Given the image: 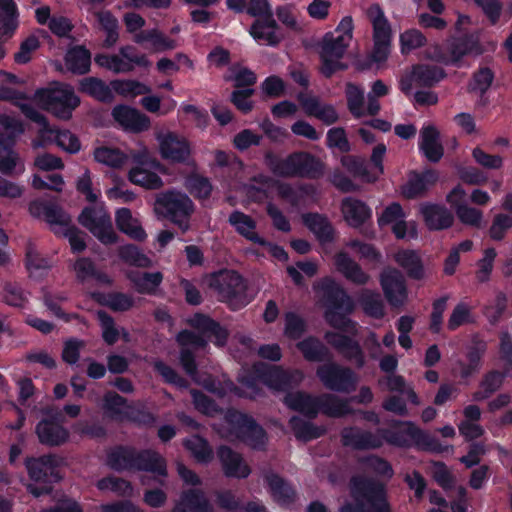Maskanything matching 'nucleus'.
Wrapping results in <instances>:
<instances>
[{
    "label": "nucleus",
    "mask_w": 512,
    "mask_h": 512,
    "mask_svg": "<svg viewBox=\"0 0 512 512\" xmlns=\"http://www.w3.org/2000/svg\"><path fill=\"white\" fill-rule=\"evenodd\" d=\"M350 493L354 503L346 502L339 512H392L385 487L380 482L354 476L350 480Z\"/></svg>",
    "instance_id": "nucleus-1"
},
{
    "label": "nucleus",
    "mask_w": 512,
    "mask_h": 512,
    "mask_svg": "<svg viewBox=\"0 0 512 512\" xmlns=\"http://www.w3.org/2000/svg\"><path fill=\"white\" fill-rule=\"evenodd\" d=\"M264 160L267 167L279 177L318 179L324 175V163L309 152H293L285 158L267 152Z\"/></svg>",
    "instance_id": "nucleus-2"
},
{
    "label": "nucleus",
    "mask_w": 512,
    "mask_h": 512,
    "mask_svg": "<svg viewBox=\"0 0 512 512\" xmlns=\"http://www.w3.org/2000/svg\"><path fill=\"white\" fill-rule=\"evenodd\" d=\"M107 465L116 471L137 470L167 476V466L164 458L151 450L138 451L133 447L119 446L107 455Z\"/></svg>",
    "instance_id": "nucleus-3"
},
{
    "label": "nucleus",
    "mask_w": 512,
    "mask_h": 512,
    "mask_svg": "<svg viewBox=\"0 0 512 512\" xmlns=\"http://www.w3.org/2000/svg\"><path fill=\"white\" fill-rule=\"evenodd\" d=\"M352 17H344L334 32L327 33L322 42L320 57L322 60L321 72L329 78L335 72L345 70L347 66L340 60L344 56L353 38Z\"/></svg>",
    "instance_id": "nucleus-4"
},
{
    "label": "nucleus",
    "mask_w": 512,
    "mask_h": 512,
    "mask_svg": "<svg viewBox=\"0 0 512 512\" xmlns=\"http://www.w3.org/2000/svg\"><path fill=\"white\" fill-rule=\"evenodd\" d=\"M33 100L40 108L62 120L70 119L72 111L80 104V99L75 94L73 87L58 82L36 90Z\"/></svg>",
    "instance_id": "nucleus-5"
},
{
    "label": "nucleus",
    "mask_w": 512,
    "mask_h": 512,
    "mask_svg": "<svg viewBox=\"0 0 512 512\" xmlns=\"http://www.w3.org/2000/svg\"><path fill=\"white\" fill-rule=\"evenodd\" d=\"M154 210L186 233L191 228L195 205L186 193L167 190L157 195Z\"/></svg>",
    "instance_id": "nucleus-6"
},
{
    "label": "nucleus",
    "mask_w": 512,
    "mask_h": 512,
    "mask_svg": "<svg viewBox=\"0 0 512 512\" xmlns=\"http://www.w3.org/2000/svg\"><path fill=\"white\" fill-rule=\"evenodd\" d=\"M18 106L28 119L40 125L38 139L32 142L34 148L44 147L49 143L55 142L58 147L70 154H75L80 151V140L71 131L52 128L47 118L31 104H18Z\"/></svg>",
    "instance_id": "nucleus-7"
},
{
    "label": "nucleus",
    "mask_w": 512,
    "mask_h": 512,
    "mask_svg": "<svg viewBox=\"0 0 512 512\" xmlns=\"http://www.w3.org/2000/svg\"><path fill=\"white\" fill-rule=\"evenodd\" d=\"M382 444L387 442L398 447H410L413 444L432 452H442L440 442L431 434L419 429L411 422L404 423L397 430L380 429Z\"/></svg>",
    "instance_id": "nucleus-8"
},
{
    "label": "nucleus",
    "mask_w": 512,
    "mask_h": 512,
    "mask_svg": "<svg viewBox=\"0 0 512 512\" xmlns=\"http://www.w3.org/2000/svg\"><path fill=\"white\" fill-rule=\"evenodd\" d=\"M366 15L372 25L373 48L370 59L373 62L381 63L386 61L390 54L392 28L379 4L374 3L366 10Z\"/></svg>",
    "instance_id": "nucleus-9"
},
{
    "label": "nucleus",
    "mask_w": 512,
    "mask_h": 512,
    "mask_svg": "<svg viewBox=\"0 0 512 512\" xmlns=\"http://www.w3.org/2000/svg\"><path fill=\"white\" fill-rule=\"evenodd\" d=\"M208 287L213 290L219 300L230 304H245L244 298L247 288L243 277L234 270H220L207 278Z\"/></svg>",
    "instance_id": "nucleus-10"
},
{
    "label": "nucleus",
    "mask_w": 512,
    "mask_h": 512,
    "mask_svg": "<svg viewBox=\"0 0 512 512\" xmlns=\"http://www.w3.org/2000/svg\"><path fill=\"white\" fill-rule=\"evenodd\" d=\"M160 155L164 160L173 164H183L188 171L198 169L192 156L190 142L183 136L173 132L158 135Z\"/></svg>",
    "instance_id": "nucleus-11"
},
{
    "label": "nucleus",
    "mask_w": 512,
    "mask_h": 512,
    "mask_svg": "<svg viewBox=\"0 0 512 512\" xmlns=\"http://www.w3.org/2000/svg\"><path fill=\"white\" fill-rule=\"evenodd\" d=\"M316 376L326 389L338 393H350L356 389L358 383V377L350 367L335 362L320 365Z\"/></svg>",
    "instance_id": "nucleus-12"
},
{
    "label": "nucleus",
    "mask_w": 512,
    "mask_h": 512,
    "mask_svg": "<svg viewBox=\"0 0 512 512\" xmlns=\"http://www.w3.org/2000/svg\"><path fill=\"white\" fill-rule=\"evenodd\" d=\"M45 416L35 427V434L42 445L56 447L64 444L69 438V431L61 425L62 412L56 407H45L41 410Z\"/></svg>",
    "instance_id": "nucleus-13"
},
{
    "label": "nucleus",
    "mask_w": 512,
    "mask_h": 512,
    "mask_svg": "<svg viewBox=\"0 0 512 512\" xmlns=\"http://www.w3.org/2000/svg\"><path fill=\"white\" fill-rule=\"evenodd\" d=\"M78 222L105 245L118 241L110 215L102 206L85 207L78 216Z\"/></svg>",
    "instance_id": "nucleus-14"
},
{
    "label": "nucleus",
    "mask_w": 512,
    "mask_h": 512,
    "mask_svg": "<svg viewBox=\"0 0 512 512\" xmlns=\"http://www.w3.org/2000/svg\"><path fill=\"white\" fill-rule=\"evenodd\" d=\"M225 420L241 441L253 449L264 448L267 440L266 433L251 417L236 410H228Z\"/></svg>",
    "instance_id": "nucleus-15"
},
{
    "label": "nucleus",
    "mask_w": 512,
    "mask_h": 512,
    "mask_svg": "<svg viewBox=\"0 0 512 512\" xmlns=\"http://www.w3.org/2000/svg\"><path fill=\"white\" fill-rule=\"evenodd\" d=\"M255 371L266 386L274 391H287L297 387L304 379L302 371L283 370L279 366L259 363L255 365Z\"/></svg>",
    "instance_id": "nucleus-16"
},
{
    "label": "nucleus",
    "mask_w": 512,
    "mask_h": 512,
    "mask_svg": "<svg viewBox=\"0 0 512 512\" xmlns=\"http://www.w3.org/2000/svg\"><path fill=\"white\" fill-rule=\"evenodd\" d=\"M63 462V458L60 456L48 454L38 458H29L25 464L32 480L51 484L61 479L59 468Z\"/></svg>",
    "instance_id": "nucleus-17"
},
{
    "label": "nucleus",
    "mask_w": 512,
    "mask_h": 512,
    "mask_svg": "<svg viewBox=\"0 0 512 512\" xmlns=\"http://www.w3.org/2000/svg\"><path fill=\"white\" fill-rule=\"evenodd\" d=\"M324 339L347 362L353 363L357 368L365 366V353L358 341L343 333L333 331H327Z\"/></svg>",
    "instance_id": "nucleus-18"
},
{
    "label": "nucleus",
    "mask_w": 512,
    "mask_h": 512,
    "mask_svg": "<svg viewBox=\"0 0 512 512\" xmlns=\"http://www.w3.org/2000/svg\"><path fill=\"white\" fill-rule=\"evenodd\" d=\"M380 284L391 306H402L407 299V289L403 274L396 268L387 267L380 274Z\"/></svg>",
    "instance_id": "nucleus-19"
},
{
    "label": "nucleus",
    "mask_w": 512,
    "mask_h": 512,
    "mask_svg": "<svg viewBox=\"0 0 512 512\" xmlns=\"http://www.w3.org/2000/svg\"><path fill=\"white\" fill-rule=\"evenodd\" d=\"M177 342L182 347L179 359L183 369L190 376L196 375L195 356L189 347L194 349L204 348L207 345V340L202 334L183 330L177 335Z\"/></svg>",
    "instance_id": "nucleus-20"
},
{
    "label": "nucleus",
    "mask_w": 512,
    "mask_h": 512,
    "mask_svg": "<svg viewBox=\"0 0 512 512\" xmlns=\"http://www.w3.org/2000/svg\"><path fill=\"white\" fill-rule=\"evenodd\" d=\"M341 442L355 450H373L382 446V437L380 429L371 432L358 427H345L341 431Z\"/></svg>",
    "instance_id": "nucleus-21"
},
{
    "label": "nucleus",
    "mask_w": 512,
    "mask_h": 512,
    "mask_svg": "<svg viewBox=\"0 0 512 512\" xmlns=\"http://www.w3.org/2000/svg\"><path fill=\"white\" fill-rule=\"evenodd\" d=\"M322 298L327 309H343L347 313L353 310L351 298L345 290L332 279L326 278L321 282Z\"/></svg>",
    "instance_id": "nucleus-22"
},
{
    "label": "nucleus",
    "mask_w": 512,
    "mask_h": 512,
    "mask_svg": "<svg viewBox=\"0 0 512 512\" xmlns=\"http://www.w3.org/2000/svg\"><path fill=\"white\" fill-rule=\"evenodd\" d=\"M114 119L126 130L142 132L150 128V119L137 109L119 105L112 111Z\"/></svg>",
    "instance_id": "nucleus-23"
},
{
    "label": "nucleus",
    "mask_w": 512,
    "mask_h": 512,
    "mask_svg": "<svg viewBox=\"0 0 512 512\" xmlns=\"http://www.w3.org/2000/svg\"><path fill=\"white\" fill-rule=\"evenodd\" d=\"M224 474L227 477L246 478L250 474V468L243 461L241 455L227 446H221L218 450Z\"/></svg>",
    "instance_id": "nucleus-24"
},
{
    "label": "nucleus",
    "mask_w": 512,
    "mask_h": 512,
    "mask_svg": "<svg viewBox=\"0 0 512 512\" xmlns=\"http://www.w3.org/2000/svg\"><path fill=\"white\" fill-rule=\"evenodd\" d=\"M419 148L430 162H439L443 157L444 148L440 142L439 131L435 126L428 125L421 129Z\"/></svg>",
    "instance_id": "nucleus-25"
},
{
    "label": "nucleus",
    "mask_w": 512,
    "mask_h": 512,
    "mask_svg": "<svg viewBox=\"0 0 512 512\" xmlns=\"http://www.w3.org/2000/svg\"><path fill=\"white\" fill-rule=\"evenodd\" d=\"M319 396L306 392L296 391L284 396V403L292 410L304 414L308 418H315L319 413Z\"/></svg>",
    "instance_id": "nucleus-26"
},
{
    "label": "nucleus",
    "mask_w": 512,
    "mask_h": 512,
    "mask_svg": "<svg viewBox=\"0 0 512 512\" xmlns=\"http://www.w3.org/2000/svg\"><path fill=\"white\" fill-rule=\"evenodd\" d=\"M420 212L430 230L446 229L454 222L453 214L444 206L426 203L420 206Z\"/></svg>",
    "instance_id": "nucleus-27"
},
{
    "label": "nucleus",
    "mask_w": 512,
    "mask_h": 512,
    "mask_svg": "<svg viewBox=\"0 0 512 512\" xmlns=\"http://www.w3.org/2000/svg\"><path fill=\"white\" fill-rule=\"evenodd\" d=\"M228 222L245 239L261 246L267 245L256 232V221L251 216L235 210L229 215Z\"/></svg>",
    "instance_id": "nucleus-28"
},
{
    "label": "nucleus",
    "mask_w": 512,
    "mask_h": 512,
    "mask_svg": "<svg viewBox=\"0 0 512 512\" xmlns=\"http://www.w3.org/2000/svg\"><path fill=\"white\" fill-rule=\"evenodd\" d=\"M439 175L435 170H426L423 173H411L407 184L403 187V194L407 198L422 196L438 181Z\"/></svg>",
    "instance_id": "nucleus-29"
},
{
    "label": "nucleus",
    "mask_w": 512,
    "mask_h": 512,
    "mask_svg": "<svg viewBox=\"0 0 512 512\" xmlns=\"http://www.w3.org/2000/svg\"><path fill=\"white\" fill-rule=\"evenodd\" d=\"M303 222L321 244L331 243L335 231L327 217L318 213L303 215Z\"/></svg>",
    "instance_id": "nucleus-30"
},
{
    "label": "nucleus",
    "mask_w": 512,
    "mask_h": 512,
    "mask_svg": "<svg viewBox=\"0 0 512 512\" xmlns=\"http://www.w3.org/2000/svg\"><path fill=\"white\" fill-rule=\"evenodd\" d=\"M18 16L14 0H0V41L13 37L18 27Z\"/></svg>",
    "instance_id": "nucleus-31"
},
{
    "label": "nucleus",
    "mask_w": 512,
    "mask_h": 512,
    "mask_svg": "<svg viewBox=\"0 0 512 512\" xmlns=\"http://www.w3.org/2000/svg\"><path fill=\"white\" fill-rule=\"evenodd\" d=\"M264 479L269 486L273 499L277 503L281 505H289L295 501V490L282 477L273 472H267L264 475Z\"/></svg>",
    "instance_id": "nucleus-32"
},
{
    "label": "nucleus",
    "mask_w": 512,
    "mask_h": 512,
    "mask_svg": "<svg viewBox=\"0 0 512 512\" xmlns=\"http://www.w3.org/2000/svg\"><path fill=\"white\" fill-rule=\"evenodd\" d=\"M189 323L191 326L201 331V333L208 338L214 336L215 343L218 346H223L226 344L228 338L227 330L211 318L203 314H195L189 320Z\"/></svg>",
    "instance_id": "nucleus-33"
},
{
    "label": "nucleus",
    "mask_w": 512,
    "mask_h": 512,
    "mask_svg": "<svg viewBox=\"0 0 512 512\" xmlns=\"http://www.w3.org/2000/svg\"><path fill=\"white\" fill-rule=\"evenodd\" d=\"M319 412L333 418H340L351 414L353 409L350 406V400L340 398L331 393L319 395Z\"/></svg>",
    "instance_id": "nucleus-34"
},
{
    "label": "nucleus",
    "mask_w": 512,
    "mask_h": 512,
    "mask_svg": "<svg viewBox=\"0 0 512 512\" xmlns=\"http://www.w3.org/2000/svg\"><path fill=\"white\" fill-rule=\"evenodd\" d=\"M115 222L117 228L136 241H144L147 237L138 219L134 218L128 208H121L116 211Z\"/></svg>",
    "instance_id": "nucleus-35"
},
{
    "label": "nucleus",
    "mask_w": 512,
    "mask_h": 512,
    "mask_svg": "<svg viewBox=\"0 0 512 512\" xmlns=\"http://www.w3.org/2000/svg\"><path fill=\"white\" fill-rule=\"evenodd\" d=\"M133 41L137 44L149 42L154 52L173 50L177 47L175 40L168 38L158 29L142 30L135 34Z\"/></svg>",
    "instance_id": "nucleus-36"
},
{
    "label": "nucleus",
    "mask_w": 512,
    "mask_h": 512,
    "mask_svg": "<svg viewBox=\"0 0 512 512\" xmlns=\"http://www.w3.org/2000/svg\"><path fill=\"white\" fill-rule=\"evenodd\" d=\"M175 507L183 512H211V505L200 489H188L182 492Z\"/></svg>",
    "instance_id": "nucleus-37"
},
{
    "label": "nucleus",
    "mask_w": 512,
    "mask_h": 512,
    "mask_svg": "<svg viewBox=\"0 0 512 512\" xmlns=\"http://www.w3.org/2000/svg\"><path fill=\"white\" fill-rule=\"evenodd\" d=\"M128 278L138 293L154 295L162 283L163 274L161 272H130Z\"/></svg>",
    "instance_id": "nucleus-38"
},
{
    "label": "nucleus",
    "mask_w": 512,
    "mask_h": 512,
    "mask_svg": "<svg viewBox=\"0 0 512 512\" xmlns=\"http://www.w3.org/2000/svg\"><path fill=\"white\" fill-rule=\"evenodd\" d=\"M342 213L345 220L352 227L362 225L370 218V209L365 203L353 198H346L342 202Z\"/></svg>",
    "instance_id": "nucleus-39"
},
{
    "label": "nucleus",
    "mask_w": 512,
    "mask_h": 512,
    "mask_svg": "<svg viewBox=\"0 0 512 512\" xmlns=\"http://www.w3.org/2000/svg\"><path fill=\"white\" fill-rule=\"evenodd\" d=\"M395 261L406 271L407 275L415 280L425 276L420 256L413 250H402L395 254Z\"/></svg>",
    "instance_id": "nucleus-40"
},
{
    "label": "nucleus",
    "mask_w": 512,
    "mask_h": 512,
    "mask_svg": "<svg viewBox=\"0 0 512 512\" xmlns=\"http://www.w3.org/2000/svg\"><path fill=\"white\" fill-rule=\"evenodd\" d=\"M25 171L24 161L12 147L0 146V173L5 176L20 175Z\"/></svg>",
    "instance_id": "nucleus-41"
},
{
    "label": "nucleus",
    "mask_w": 512,
    "mask_h": 512,
    "mask_svg": "<svg viewBox=\"0 0 512 512\" xmlns=\"http://www.w3.org/2000/svg\"><path fill=\"white\" fill-rule=\"evenodd\" d=\"M276 29L277 23L274 18L258 19L251 26L250 33L256 40H261L268 45H277L282 36L276 32Z\"/></svg>",
    "instance_id": "nucleus-42"
},
{
    "label": "nucleus",
    "mask_w": 512,
    "mask_h": 512,
    "mask_svg": "<svg viewBox=\"0 0 512 512\" xmlns=\"http://www.w3.org/2000/svg\"><path fill=\"white\" fill-rule=\"evenodd\" d=\"M155 171L150 168L134 167L129 171L128 179L145 189L157 190L163 187L164 182Z\"/></svg>",
    "instance_id": "nucleus-43"
},
{
    "label": "nucleus",
    "mask_w": 512,
    "mask_h": 512,
    "mask_svg": "<svg viewBox=\"0 0 512 512\" xmlns=\"http://www.w3.org/2000/svg\"><path fill=\"white\" fill-rule=\"evenodd\" d=\"M303 357L311 362H323L330 358L329 349L317 338L308 337L297 344Z\"/></svg>",
    "instance_id": "nucleus-44"
},
{
    "label": "nucleus",
    "mask_w": 512,
    "mask_h": 512,
    "mask_svg": "<svg viewBox=\"0 0 512 512\" xmlns=\"http://www.w3.org/2000/svg\"><path fill=\"white\" fill-rule=\"evenodd\" d=\"M79 84V89L81 92L88 94L98 101L108 103L113 100V93L109 86L98 78H83L80 80Z\"/></svg>",
    "instance_id": "nucleus-45"
},
{
    "label": "nucleus",
    "mask_w": 512,
    "mask_h": 512,
    "mask_svg": "<svg viewBox=\"0 0 512 512\" xmlns=\"http://www.w3.org/2000/svg\"><path fill=\"white\" fill-rule=\"evenodd\" d=\"M413 70L417 86L432 87L446 77L444 69L437 65L418 64Z\"/></svg>",
    "instance_id": "nucleus-46"
},
{
    "label": "nucleus",
    "mask_w": 512,
    "mask_h": 512,
    "mask_svg": "<svg viewBox=\"0 0 512 512\" xmlns=\"http://www.w3.org/2000/svg\"><path fill=\"white\" fill-rule=\"evenodd\" d=\"M66 68L74 74L82 75L89 71L90 53L81 46L70 49L65 55Z\"/></svg>",
    "instance_id": "nucleus-47"
},
{
    "label": "nucleus",
    "mask_w": 512,
    "mask_h": 512,
    "mask_svg": "<svg viewBox=\"0 0 512 512\" xmlns=\"http://www.w3.org/2000/svg\"><path fill=\"white\" fill-rule=\"evenodd\" d=\"M94 16L96 17L101 29L106 33L103 45L106 48L113 47L119 39L118 20L109 10L94 12Z\"/></svg>",
    "instance_id": "nucleus-48"
},
{
    "label": "nucleus",
    "mask_w": 512,
    "mask_h": 512,
    "mask_svg": "<svg viewBox=\"0 0 512 512\" xmlns=\"http://www.w3.org/2000/svg\"><path fill=\"white\" fill-rule=\"evenodd\" d=\"M24 132L20 120L7 115H0V146L12 147L15 139Z\"/></svg>",
    "instance_id": "nucleus-49"
},
{
    "label": "nucleus",
    "mask_w": 512,
    "mask_h": 512,
    "mask_svg": "<svg viewBox=\"0 0 512 512\" xmlns=\"http://www.w3.org/2000/svg\"><path fill=\"white\" fill-rule=\"evenodd\" d=\"M358 301L367 315L376 319L384 316V302L380 293L364 289L359 293Z\"/></svg>",
    "instance_id": "nucleus-50"
},
{
    "label": "nucleus",
    "mask_w": 512,
    "mask_h": 512,
    "mask_svg": "<svg viewBox=\"0 0 512 512\" xmlns=\"http://www.w3.org/2000/svg\"><path fill=\"white\" fill-rule=\"evenodd\" d=\"M289 423L295 437L305 442L319 438L325 433L324 428L318 427L297 416H293Z\"/></svg>",
    "instance_id": "nucleus-51"
},
{
    "label": "nucleus",
    "mask_w": 512,
    "mask_h": 512,
    "mask_svg": "<svg viewBox=\"0 0 512 512\" xmlns=\"http://www.w3.org/2000/svg\"><path fill=\"white\" fill-rule=\"evenodd\" d=\"M479 54L478 45L470 37H460L449 45L450 63L457 65L463 57L472 53Z\"/></svg>",
    "instance_id": "nucleus-52"
},
{
    "label": "nucleus",
    "mask_w": 512,
    "mask_h": 512,
    "mask_svg": "<svg viewBox=\"0 0 512 512\" xmlns=\"http://www.w3.org/2000/svg\"><path fill=\"white\" fill-rule=\"evenodd\" d=\"M185 187L194 197L206 199L210 196L212 185L207 177L197 173V170L189 171L185 178Z\"/></svg>",
    "instance_id": "nucleus-53"
},
{
    "label": "nucleus",
    "mask_w": 512,
    "mask_h": 512,
    "mask_svg": "<svg viewBox=\"0 0 512 512\" xmlns=\"http://www.w3.org/2000/svg\"><path fill=\"white\" fill-rule=\"evenodd\" d=\"M493 80V71L488 67H481L472 75L467 90L482 97L491 87Z\"/></svg>",
    "instance_id": "nucleus-54"
},
{
    "label": "nucleus",
    "mask_w": 512,
    "mask_h": 512,
    "mask_svg": "<svg viewBox=\"0 0 512 512\" xmlns=\"http://www.w3.org/2000/svg\"><path fill=\"white\" fill-rule=\"evenodd\" d=\"M347 106L351 114L356 118L366 115L364 107V91L353 83H347L345 88Z\"/></svg>",
    "instance_id": "nucleus-55"
},
{
    "label": "nucleus",
    "mask_w": 512,
    "mask_h": 512,
    "mask_svg": "<svg viewBox=\"0 0 512 512\" xmlns=\"http://www.w3.org/2000/svg\"><path fill=\"white\" fill-rule=\"evenodd\" d=\"M504 378L505 375L499 371H490L487 373L480 384L483 390L475 392L473 399L481 401L488 398L502 386Z\"/></svg>",
    "instance_id": "nucleus-56"
},
{
    "label": "nucleus",
    "mask_w": 512,
    "mask_h": 512,
    "mask_svg": "<svg viewBox=\"0 0 512 512\" xmlns=\"http://www.w3.org/2000/svg\"><path fill=\"white\" fill-rule=\"evenodd\" d=\"M94 60L98 66L112 71L115 74L132 72L128 62L126 63L124 61L120 52L118 54H98L95 56Z\"/></svg>",
    "instance_id": "nucleus-57"
},
{
    "label": "nucleus",
    "mask_w": 512,
    "mask_h": 512,
    "mask_svg": "<svg viewBox=\"0 0 512 512\" xmlns=\"http://www.w3.org/2000/svg\"><path fill=\"white\" fill-rule=\"evenodd\" d=\"M45 220L51 226L52 231L56 235H60L61 232L72 224V218L67 214L61 207L51 204L47 211Z\"/></svg>",
    "instance_id": "nucleus-58"
},
{
    "label": "nucleus",
    "mask_w": 512,
    "mask_h": 512,
    "mask_svg": "<svg viewBox=\"0 0 512 512\" xmlns=\"http://www.w3.org/2000/svg\"><path fill=\"white\" fill-rule=\"evenodd\" d=\"M347 314L343 309H326L324 318L331 327L355 334V323L347 317Z\"/></svg>",
    "instance_id": "nucleus-59"
},
{
    "label": "nucleus",
    "mask_w": 512,
    "mask_h": 512,
    "mask_svg": "<svg viewBox=\"0 0 512 512\" xmlns=\"http://www.w3.org/2000/svg\"><path fill=\"white\" fill-rule=\"evenodd\" d=\"M118 256L122 261L129 265L138 267H149L151 266V260L144 255L140 249L133 244H127L118 248Z\"/></svg>",
    "instance_id": "nucleus-60"
},
{
    "label": "nucleus",
    "mask_w": 512,
    "mask_h": 512,
    "mask_svg": "<svg viewBox=\"0 0 512 512\" xmlns=\"http://www.w3.org/2000/svg\"><path fill=\"white\" fill-rule=\"evenodd\" d=\"M25 264L30 272L47 271L52 267L51 261L42 256L32 242L26 246Z\"/></svg>",
    "instance_id": "nucleus-61"
},
{
    "label": "nucleus",
    "mask_w": 512,
    "mask_h": 512,
    "mask_svg": "<svg viewBox=\"0 0 512 512\" xmlns=\"http://www.w3.org/2000/svg\"><path fill=\"white\" fill-rule=\"evenodd\" d=\"M341 163L355 177H359L367 182H373L377 179L376 176H371L365 160L360 157L344 156L341 159Z\"/></svg>",
    "instance_id": "nucleus-62"
},
{
    "label": "nucleus",
    "mask_w": 512,
    "mask_h": 512,
    "mask_svg": "<svg viewBox=\"0 0 512 512\" xmlns=\"http://www.w3.org/2000/svg\"><path fill=\"white\" fill-rule=\"evenodd\" d=\"M94 158L97 162L119 168L125 164L127 157L118 149L100 147L94 151Z\"/></svg>",
    "instance_id": "nucleus-63"
},
{
    "label": "nucleus",
    "mask_w": 512,
    "mask_h": 512,
    "mask_svg": "<svg viewBox=\"0 0 512 512\" xmlns=\"http://www.w3.org/2000/svg\"><path fill=\"white\" fill-rule=\"evenodd\" d=\"M76 277L79 281L84 282L89 278H96L102 282H108L105 274L97 272L94 263L89 258H80L74 264Z\"/></svg>",
    "instance_id": "nucleus-64"
}]
</instances>
